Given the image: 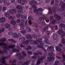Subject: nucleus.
<instances>
[{
  "mask_svg": "<svg viewBox=\"0 0 65 65\" xmlns=\"http://www.w3.org/2000/svg\"><path fill=\"white\" fill-rule=\"evenodd\" d=\"M3 45H4L3 47V48L5 49L6 50L9 51L10 50V48H15V46L14 45H10L8 46H7V44H4L3 43H0V46H3Z\"/></svg>",
  "mask_w": 65,
  "mask_h": 65,
  "instance_id": "1",
  "label": "nucleus"
},
{
  "mask_svg": "<svg viewBox=\"0 0 65 65\" xmlns=\"http://www.w3.org/2000/svg\"><path fill=\"white\" fill-rule=\"evenodd\" d=\"M11 57V56L10 55L8 56L7 57H2V60H3L2 61H1L0 60V62H2V63L3 64H5L6 63V61H5V59H9V58H10Z\"/></svg>",
  "mask_w": 65,
  "mask_h": 65,
  "instance_id": "2",
  "label": "nucleus"
},
{
  "mask_svg": "<svg viewBox=\"0 0 65 65\" xmlns=\"http://www.w3.org/2000/svg\"><path fill=\"white\" fill-rule=\"evenodd\" d=\"M57 33L58 34H61V33H62V34L61 35V37H63L64 36H65V32L63 31V30L62 29L59 30L57 31Z\"/></svg>",
  "mask_w": 65,
  "mask_h": 65,
  "instance_id": "3",
  "label": "nucleus"
},
{
  "mask_svg": "<svg viewBox=\"0 0 65 65\" xmlns=\"http://www.w3.org/2000/svg\"><path fill=\"white\" fill-rule=\"evenodd\" d=\"M18 35L16 33H14L12 36L14 38H19L21 36V35L20 33H18Z\"/></svg>",
  "mask_w": 65,
  "mask_h": 65,
  "instance_id": "4",
  "label": "nucleus"
},
{
  "mask_svg": "<svg viewBox=\"0 0 65 65\" xmlns=\"http://www.w3.org/2000/svg\"><path fill=\"white\" fill-rule=\"evenodd\" d=\"M47 50L48 51L51 52H54L55 50H54V47L53 46H51L50 47L47 48Z\"/></svg>",
  "mask_w": 65,
  "mask_h": 65,
  "instance_id": "5",
  "label": "nucleus"
},
{
  "mask_svg": "<svg viewBox=\"0 0 65 65\" xmlns=\"http://www.w3.org/2000/svg\"><path fill=\"white\" fill-rule=\"evenodd\" d=\"M37 41L39 42V44H40L42 46H43L44 45L43 43H42V39L41 38L38 39V40H36Z\"/></svg>",
  "mask_w": 65,
  "mask_h": 65,
  "instance_id": "6",
  "label": "nucleus"
},
{
  "mask_svg": "<svg viewBox=\"0 0 65 65\" xmlns=\"http://www.w3.org/2000/svg\"><path fill=\"white\" fill-rule=\"evenodd\" d=\"M60 6H61L62 8L63 9H65V3H64L63 2L60 3Z\"/></svg>",
  "mask_w": 65,
  "mask_h": 65,
  "instance_id": "7",
  "label": "nucleus"
},
{
  "mask_svg": "<svg viewBox=\"0 0 65 65\" xmlns=\"http://www.w3.org/2000/svg\"><path fill=\"white\" fill-rule=\"evenodd\" d=\"M54 15L55 17V18L58 20H61V18L60 16H59L58 15L54 14Z\"/></svg>",
  "mask_w": 65,
  "mask_h": 65,
  "instance_id": "8",
  "label": "nucleus"
},
{
  "mask_svg": "<svg viewBox=\"0 0 65 65\" xmlns=\"http://www.w3.org/2000/svg\"><path fill=\"white\" fill-rule=\"evenodd\" d=\"M37 4V2L36 1L32 0L30 2V5H36Z\"/></svg>",
  "mask_w": 65,
  "mask_h": 65,
  "instance_id": "9",
  "label": "nucleus"
},
{
  "mask_svg": "<svg viewBox=\"0 0 65 65\" xmlns=\"http://www.w3.org/2000/svg\"><path fill=\"white\" fill-rule=\"evenodd\" d=\"M20 26L21 27L20 28V29L21 30H24V27H25L24 26V24L23 23V22H22L20 24Z\"/></svg>",
  "mask_w": 65,
  "mask_h": 65,
  "instance_id": "10",
  "label": "nucleus"
},
{
  "mask_svg": "<svg viewBox=\"0 0 65 65\" xmlns=\"http://www.w3.org/2000/svg\"><path fill=\"white\" fill-rule=\"evenodd\" d=\"M46 17L45 15H43V17H41L40 18H39V20L41 21H44L45 20H46V18H45Z\"/></svg>",
  "mask_w": 65,
  "mask_h": 65,
  "instance_id": "11",
  "label": "nucleus"
},
{
  "mask_svg": "<svg viewBox=\"0 0 65 65\" xmlns=\"http://www.w3.org/2000/svg\"><path fill=\"white\" fill-rule=\"evenodd\" d=\"M29 42H32L33 41V40L31 39H28L27 41H24V43L25 44H28L29 43Z\"/></svg>",
  "mask_w": 65,
  "mask_h": 65,
  "instance_id": "12",
  "label": "nucleus"
},
{
  "mask_svg": "<svg viewBox=\"0 0 65 65\" xmlns=\"http://www.w3.org/2000/svg\"><path fill=\"white\" fill-rule=\"evenodd\" d=\"M6 19L4 17H2L0 19V22L1 23H3L5 21Z\"/></svg>",
  "mask_w": 65,
  "mask_h": 65,
  "instance_id": "13",
  "label": "nucleus"
},
{
  "mask_svg": "<svg viewBox=\"0 0 65 65\" xmlns=\"http://www.w3.org/2000/svg\"><path fill=\"white\" fill-rule=\"evenodd\" d=\"M25 36L27 39H32V37L31 36V35H25Z\"/></svg>",
  "mask_w": 65,
  "mask_h": 65,
  "instance_id": "14",
  "label": "nucleus"
},
{
  "mask_svg": "<svg viewBox=\"0 0 65 65\" xmlns=\"http://www.w3.org/2000/svg\"><path fill=\"white\" fill-rule=\"evenodd\" d=\"M30 44H31V45H34L35 44H38V43L36 41H34L32 42H31L29 43Z\"/></svg>",
  "mask_w": 65,
  "mask_h": 65,
  "instance_id": "15",
  "label": "nucleus"
},
{
  "mask_svg": "<svg viewBox=\"0 0 65 65\" xmlns=\"http://www.w3.org/2000/svg\"><path fill=\"white\" fill-rule=\"evenodd\" d=\"M56 51H58V52H60L62 51L61 48L60 47L58 46H57L56 47Z\"/></svg>",
  "mask_w": 65,
  "mask_h": 65,
  "instance_id": "16",
  "label": "nucleus"
},
{
  "mask_svg": "<svg viewBox=\"0 0 65 65\" xmlns=\"http://www.w3.org/2000/svg\"><path fill=\"white\" fill-rule=\"evenodd\" d=\"M5 26L6 28L8 29L11 27V26L10 25V24L7 23L5 24Z\"/></svg>",
  "mask_w": 65,
  "mask_h": 65,
  "instance_id": "17",
  "label": "nucleus"
},
{
  "mask_svg": "<svg viewBox=\"0 0 65 65\" xmlns=\"http://www.w3.org/2000/svg\"><path fill=\"white\" fill-rule=\"evenodd\" d=\"M5 15L6 17V18L9 17V16L10 15V14H9V11H8L6 12Z\"/></svg>",
  "mask_w": 65,
  "mask_h": 65,
  "instance_id": "18",
  "label": "nucleus"
},
{
  "mask_svg": "<svg viewBox=\"0 0 65 65\" xmlns=\"http://www.w3.org/2000/svg\"><path fill=\"white\" fill-rule=\"evenodd\" d=\"M26 29L28 32H31V29L29 27H27Z\"/></svg>",
  "mask_w": 65,
  "mask_h": 65,
  "instance_id": "19",
  "label": "nucleus"
},
{
  "mask_svg": "<svg viewBox=\"0 0 65 65\" xmlns=\"http://www.w3.org/2000/svg\"><path fill=\"white\" fill-rule=\"evenodd\" d=\"M40 57H41V58H40V60H41V61L42 60H43V59H46V57H45V55L43 56H42V55H41V56Z\"/></svg>",
  "mask_w": 65,
  "mask_h": 65,
  "instance_id": "20",
  "label": "nucleus"
},
{
  "mask_svg": "<svg viewBox=\"0 0 65 65\" xmlns=\"http://www.w3.org/2000/svg\"><path fill=\"white\" fill-rule=\"evenodd\" d=\"M6 8H6V7L5 6L3 7L2 10V12H5L6 10Z\"/></svg>",
  "mask_w": 65,
  "mask_h": 65,
  "instance_id": "21",
  "label": "nucleus"
},
{
  "mask_svg": "<svg viewBox=\"0 0 65 65\" xmlns=\"http://www.w3.org/2000/svg\"><path fill=\"white\" fill-rule=\"evenodd\" d=\"M17 8L18 9H23V8L21 6H17Z\"/></svg>",
  "mask_w": 65,
  "mask_h": 65,
  "instance_id": "22",
  "label": "nucleus"
},
{
  "mask_svg": "<svg viewBox=\"0 0 65 65\" xmlns=\"http://www.w3.org/2000/svg\"><path fill=\"white\" fill-rule=\"evenodd\" d=\"M10 23L12 25H15L16 24V22L14 20H12L11 21Z\"/></svg>",
  "mask_w": 65,
  "mask_h": 65,
  "instance_id": "23",
  "label": "nucleus"
},
{
  "mask_svg": "<svg viewBox=\"0 0 65 65\" xmlns=\"http://www.w3.org/2000/svg\"><path fill=\"white\" fill-rule=\"evenodd\" d=\"M60 27L62 28H64V27H65V25L63 23H61L60 24Z\"/></svg>",
  "mask_w": 65,
  "mask_h": 65,
  "instance_id": "24",
  "label": "nucleus"
},
{
  "mask_svg": "<svg viewBox=\"0 0 65 65\" xmlns=\"http://www.w3.org/2000/svg\"><path fill=\"white\" fill-rule=\"evenodd\" d=\"M57 35H58L56 34H54L53 38V39L54 40H56V38H57V37L58 36Z\"/></svg>",
  "mask_w": 65,
  "mask_h": 65,
  "instance_id": "25",
  "label": "nucleus"
},
{
  "mask_svg": "<svg viewBox=\"0 0 65 65\" xmlns=\"http://www.w3.org/2000/svg\"><path fill=\"white\" fill-rule=\"evenodd\" d=\"M48 55L49 56H50V57H53L55 56V54L54 53H51L48 54Z\"/></svg>",
  "mask_w": 65,
  "mask_h": 65,
  "instance_id": "26",
  "label": "nucleus"
},
{
  "mask_svg": "<svg viewBox=\"0 0 65 65\" xmlns=\"http://www.w3.org/2000/svg\"><path fill=\"white\" fill-rule=\"evenodd\" d=\"M19 51H20L19 50L15 49H14L12 51V52L13 53H14L15 52H19Z\"/></svg>",
  "mask_w": 65,
  "mask_h": 65,
  "instance_id": "27",
  "label": "nucleus"
},
{
  "mask_svg": "<svg viewBox=\"0 0 65 65\" xmlns=\"http://www.w3.org/2000/svg\"><path fill=\"white\" fill-rule=\"evenodd\" d=\"M48 28V26H46L45 28H43V31H44V32L45 31H46V30H47V29Z\"/></svg>",
  "mask_w": 65,
  "mask_h": 65,
  "instance_id": "28",
  "label": "nucleus"
},
{
  "mask_svg": "<svg viewBox=\"0 0 65 65\" xmlns=\"http://www.w3.org/2000/svg\"><path fill=\"white\" fill-rule=\"evenodd\" d=\"M33 25L36 28H38V24H37L36 23L34 24Z\"/></svg>",
  "mask_w": 65,
  "mask_h": 65,
  "instance_id": "29",
  "label": "nucleus"
},
{
  "mask_svg": "<svg viewBox=\"0 0 65 65\" xmlns=\"http://www.w3.org/2000/svg\"><path fill=\"white\" fill-rule=\"evenodd\" d=\"M23 9H19L17 11L18 13H22L23 12V10H22Z\"/></svg>",
  "mask_w": 65,
  "mask_h": 65,
  "instance_id": "30",
  "label": "nucleus"
},
{
  "mask_svg": "<svg viewBox=\"0 0 65 65\" xmlns=\"http://www.w3.org/2000/svg\"><path fill=\"white\" fill-rule=\"evenodd\" d=\"M52 11L53 13H55L56 12V9L55 8H53L52 9Z\"/></svg>",
  "mask_w": 65,
  "mask_h": 65,
  "instance_id": "31",
  "label": "nucleus"
},
{
  "mask_svg": "<svg viewBox=\"0 0 65 65\" xmlns=\"http://www.w3.org/2000/svg\"><path fill=\"white\" fill-rule=\"evenodd\" d=\"M9 12L10 14H14L12 9L10 10L9 11Z\"/></svg>",
  "mask_w": 65,
  "mask_h": 65,
  "instance_id": "32",
  "label": "nucleus"
},
{
  "mask_svg": "<svg viewBox=\"0 0 65 65\" xmlns=\"http://www.w3.org/2000/svg\"><path fill=\"white\" fill-rule=\"evenodd\" d=\"M3 53H7V52L6 51V50H5L4 51H1L0 50V54H3Z\"/></svg>",
  "mask_w": 65,
  "mask_h": 65,
  "instance_id": "33",
  "label": "nucleus"
},
{
  "mask_svg": "<svg viewBox=\"0 0 65 65\" xmlns=\"http://www.w3.org/2000/svg\"><path fill=\"white\" fill-rule=\"evenodd\" d=\"M9 41H11V42H12V43H14V42L16 43V42H16L14 41V40L12 39H9Z\"/></svg>",
  "mask_w": 65,
  "mask_h": 65,
  "instance_id": "34",
  "label": "nucleus"
},
{
  "mask_svg": "<svg viewBox=\"0 0 65 65\" xmlns=\"http://www.w3.org/2000/svg\"><path fill=\"white\" fill-rule=\"evenodd\" d=\"M4 30H5L4 28L3 27L2 29L0 31V33H2L4 31Z\"/></svg>",
  "mask_w": 65,
  "mask_h": 65,
  "instance_id": "35",
  "label": "nucleus"
},
{
  "mask_svg": "<svg viewBox=\"0 0 65 65\" xmlns=\"http://www.w3.org/2000/svg\"><path fill=\"white\" fill-rule=\"evenodd\" d=\"M20 39H21L22 41H23L25 40L26 38L24 37H22V38H20Z\"/></svg>",
  "mask_w": 65,
  "mask_h": 65,
  "instance_id": "36",
  "label": "nucleus"
},
{
  "mask_svg": "<svg viewBox=\"0 0 65 65\" xmlns=\"http://www.w3.org/2000/svg\"><path fill=\"white\" fill-rule=\"evenodd\" d=\"M12 10L13 12V13L14 14H15V13L16 12H17V9H12Z\"/></svg>",
  "mask_w": 65,
  "mask_h": 65,
  "instance_id": "37",
  "label": "nucleus"
},
{
  "mask_svg": "<svg viewBox=\"0 0 65 65\" xmlns=\"http://www.w3.org/2000/svg\"><path fill=\"white\" fill-rule=\"evenodd\" d=\"M33 37L34 38H37V36L35 34H34L32 35Z\"/></svg>",
  "mask_w": 65,
  "mask_h": 65,
  "instance_id": "38",
  "label": "nucleus"
},
{
  "mask_svg": "<svg viewBox=\"0 0 65 65\" xmlns=\"http://www.w3.org/2000/svg\"><path fill=\"white\" fill-rule=\"evenodd\" d=\"M30 62V61H27V62H25V63H23V64H22V65H25L26 64V65H28V63H29Z\"/></svg>",
  "mask_w": 65,
  "mask_h": 65,
  "instance_id": "39",
  "label": "nucleus"
},
{
  "mask_svg": "<svg viewBox=\"0 0 65 65\" xmlns=\"http://www.w3.org/2000/svg\"><path fill=\"white\" fill-rule=\"evenodd\" d=\"M45 42L46 43H48V39L47 38H46L45 39Z\"/></svg>",
  "mask_w": 65,
  "mask_h": 65,
  "instance_id": "40",
  "label": "nucleus"
},
{
  "mask_svg": "<svg viewBox=\"0 0 65 65\" xmlns=\"http://www.w3.org/2000/svg\"><path fill=\"white\" fill-rule=\"evenodd\" d=\"M62 40L61 41L62 43V44H65V39H62Z\"/></svg>",
  "mask_w": 65,
  "mask_h": 65,
  "instance_id": "41",
  "label": "nucleus"
},
{
  "mask_svg": "<svg viewBox=\"0 0 65 65\" xmlns=\"http://www.w3.org/2000/svg\"><path fill=\"white\" fill-rule=\"evenodd\" d=\"M27 50H31L32 48L30 46H28L27 48H26Z\"/></svg>",
  "mask_w": 65,
  "mask_h": 65,
  "instance_id": "42",
  "label": "nucleus"
},
{
  "mask_svg": "<svg viewBox=\"0 0 65 65\" xmlns=\"http://www.w3.org/2000/svg\"><path fill=\"white\" fill-rule=\"evenodd\" d=\"M38 47H39V48H42L43 49H44V48L42 46H40V45H37Z\"/></svg>",
  "mask_w": 65,
  "mask_h": 65,
  "instance_id": "43",
  "label": "nucleus"
},
{
  "mask_svg": "<svg viewBox=\"0 0 65 65\" xmlns=\"http://www.w3.org/2000/svg\"><path fill=\"white\" fill-rule=\"evenodd\" d=\"M16 62L17 60H14L13 61H10V63H13V64H14V63H16Z\"/></svg>",
  "mask_w": 65,
  "mask_h": 65,
  "instance_id": "44",
  "label": "nucleus"
},
{
  "mask_svg": "<svg viewBox=\"0 0 65 65\" xmlns=\"http://www.w3.org/2000/svg\"><path fill=\"white\" fill-rule=\"evenodd\" d=\"M39 24H41V25H45V22H41L40 23H39Z\"/></svg>",
  "mask_w": 65,
  "mask_h": 65,
  "instance_id": "45",
  "label": "nucleus"
},
{
  "mask_svg": "<svg viewBox=\"0 0 65 65\" xmlns=\"http://www.w3.org/2000/svg\"><path fill=\"white\" fill-rule=\"evenodd\" d=\"M13 33V32H12V31H11L9 32L8 34V35H11Z\"/></svg>",
  "mask_w": 65,
  "mask_h": 65,
  "instance_id": "46",
  "label": "nucleus"
},
{
  "mask_svg": "<svg viewBox=\"0 0 65 65\" xmlns=\"http://www.w3.org/2000/svg\"><path fill=\"white\" fill-rule=\"evenodd\" d=\"M42 15V13H40V12H38L37 13V15Z\"/></svg>",
  "mask_w": 65,
  "mask_h": 65,
  "instance_id": "47",
  "label": "nucleus"
},
{
  "mask_svg": "<svg viewBox=\"0 0 65 65\" xmlns=\"http://www.w3.org/2000/svg\"><path fill=\"white\" fill-rule=\"evenodd\" d=\"M56 23V20H54L52 22V23L53 24H55Z\"/></svg>",
  "mask_w": 65,
  "mask_h": 65,
  "instance_id": "48",
  "label": "nucleus"
},
{
  "mask_svg": "<svg viewBox=\"0 0 65 65\" xmlns=\"http://www.w3.org/2000/svg\"><path fill=\"white\" fill-rule=\"evenodd\" d=\"M22 55L24 56H25V57H26L27 56V54L26 53H25L23 51L22 52Z\"/></svg>",
  "mask_w": 65,
  "mask_h": 65,
  "instance_id": "49",
  "label": "nucleus"
},
{
  "mask_svg": "<svg viewBox=\"0 0 65 65\" xmlns=\"http://www.w3.org/2000/svg\"><path fill=\"white\" fill-rule=\"evenodd\" d=\"M20 22H21V20L20 19H18V20L17 21L16 23H20Z\"/></svg>",
  "mask_w": 65,
  "mask_h": 65,
  "instance_id": "50",
  "label": "nucleus"
},
{
  "mask_svg": "<svg viewBox=\"0 0 65 65\" xmlns=\"http://www.w3.org/2000/svg\"><path fill=\"white\" fill-rule=\"evenodd\" d=\"M16 56H21V53H19L16 55Z\"/></svg>",
  "mask_w": 65,
  "mask_h": 65,
  "instance_id": "51",
  "label": "nucleus"
},
{
  "mask_svg": "<svg viewBox=\"0 0 65 65\" xmlns=\"http://www.w3.org/2000/svg\"><path fill=\"white\" fill-rule=\"evenodd\" d=\"M17 1L19 3H21L23 1L22 0H18Z\"/></svg>",
  "mask_w": 65,
  "mask_h": 65,
  "instance_id": "52",
  "label": "nucleus"
},
{
  "mask_svg": "<svg viewBox=\"0 0 65 65\" xmlns=\"http://www.w3.org/2000/svg\"><path fill=\"white\" fill-rule=\"evenodd\" d=\"M9 19L10 20H13L14 18H13L12 17V16H11L9 17Z\"/></svg>",
  "mask_w": 65,
  "mask_h": 65,
  "instance_id": "53",
  "label": "nucleus"
},
{
  "mask_svg": "<svg viewBox=\"0 0 65 65\" xmlns=\"http://www.w3.org/2000/svg\"><path fill=\"white\" fill-rule=\"evenodd\" d=\"M38 11H42V9L41 8H38Z\"/></svg>",
  "mask_w": 65,
  "mask_h": 65,
  "instance_id": "54",
  "label": "nucleus"
},
{
  "mask_svg": "<svg viewBox=\"0 0 65 65\" xmlns=\"http://www.w3.org/2000/svg\"><path fill=\"white\" fill-rule=\"evenodd\" d=\"M40 60H38L37 63V65H38V64H40Z\"/></svg>",
  "mask_w": 65,
  "mask_h": 65,
  "instance_id": "55",
  "label": "nucleus"
},
{
  "mask_svg": "<svg viewBox=\"0 0 65 65\" xmlns=\"http://www.w3.org/2000/svg\"><path fill=\"white\" fill-rule=\"evenodd\" d=\"M23 58L24 59V57L23 56H21V57H19V59H20V60H22Z\"/></svg>",
  "mask_w": 65,
  "mask_h": 65,
  "instance_id": "56",
  "label": "nucleus"
},
{
  "mask_svg": "<svg viewBox=\"0 0 65 65\" xmlns=\"http://www.w3.org/2000/svg\"><path fill=\"white\" fill-rule=\"evenodd\" d=\"M17 18H19L20 17H21V15L20 14H18L16 15Z\"/></svg>",
  "mask_w": 65,
  "mask_h": 65,
  "instance_id": "57",
  "label": "nucleus"
},
{
  "mask_svg": "<svg viewBox=\"0 0 65 65\" xmlns=\"http://www.w3.org/2000/svg\"><path fill=\"white\" fill-rule=\"evenodd\" d=\"M28 24V21H27L26 20L25 21V26H27V24Z\"/></svg>",
  "mask_w": 65,
  "mask_h": 65,
  "instance_id": "58",
  "label": "nucleus"
},
{
  "mask_svg": "<svg viewBox=\"0 0 65 65\" xmlns=\"http://www.w3.org/2000/svg\"><path fill=\"white\" fill-rule=\"evenodd\" d=\"M28 20H30V21H32V18L29 17L28 18Z\"/></svg>",
  "mask_w": 65,
  "mask_h": 65,
  "instance_id": "59",
  "label": "nucleus"
},
{
  "mask_svg": "<svg viewBox=\"0 0 65 65\" xmlns=\"http://www.w3.org/2000/svg\"><path fill=\"white\" fill-rule=\"evenodd\" d=\"M27 53L28 54H30L31 55H32V53L31 51H28L27 52Z\"/></svg>",
  "mask_w": 65,
  "mask_h": 65,
  "instance_id": "60",
  "label": "nucleus"
},
{
  "mask_svg": "<svg viewBox=\"0 0 65 65\" xmlns=\"http://www.w3.org/2000/svg\"><path fill=\"white\" fill-rule=\"evenodd\" d=\"M64 9H59L58 10V11H62L64 10Z\"/></svg>",
  "mask_w": 65,
  "mask_h": 65,
  "instance_id": "61",
  "label": "nucleus"
},
{
  "mask_svg": "<svg viewBox=\"0 0 65 65\" xmlns=\"http://www.w3.org/2000/svg\"><path fill=\"white\" fill-rule=\"evenodd\" d=\"M54 0H53L51 3V5H54Z\"/></svg>",
  "mask_w": 65,
  "mask_h": 65,
  "instance_id": "62",
  "label": "nucleus"
},
{
  "mask_svg": "<svg viewBox=\"0 0 65 65\" xmlns=\"http://www.w3.org/2000/svg\"><path fill=\"white\" fill-rule=\"evenodd\" d=\"M60 63V62L58 61H55V64H56L57 63V64H59Z\"/></svg>",
  "mask_w": 65,
  "mask_h": 65,
  "instance_id": "63",
  "label": "nucleus"
},
{
  "mask_svg": "<svg viewBox=\"0 0 65 65\" xmlns=\"http://www.w3.org/2000/svg\"><path fill=\"white\" fill-rule=\"evenodd\" d=\"M14 8V7L13 5L11 6L10 7V8H12V9Z\"/></svg>",
  "mask_w": 65,
  "mask_h": 65,
  "instance_id": "64",
  "label": "nucleus"
}]
</instances>
